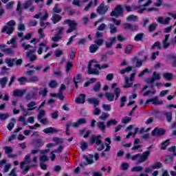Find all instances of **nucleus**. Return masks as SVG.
I'll return each instance as SVG.
<instances>
[{
  "mask_svg": "<svg viewBox=\"0 0 176 176\" xmlns=\"http://www.w3.org/2000/svg\"><path fill=\"white\" fill-rule=\"evenodd\" d=\"M155 80H160V74H157L156 72H154L153 74V77L146 79V83H147V85L144 86L143 91L146 90L148 87L153 89V87H155L154 83Z\"/></svg>",
  "mask_w": 176,
  "mask_h": 176,
  "instance_id": "f257e3e1",
  "label": "nucleus"
},
{
  "mask_svg": "<svg viewBox=\"0 0 176 176\" xmlns=\"http://www.w3.org/2000/svg\"><path fill=\"white\" fill-rule=\"evenodd\" d=\"M31 155H25L24 160L21 162V168L23 170H22V174L25 175L27 174V173H28V170H30V168H31V167H36V166L38 165H35V164H32L31 166H28L25 168H24V166H25V164H30L31 163Z\"/></svg>",
  "mask_w": 176,
  "mask_h": 176,
  "instance_id": "f03ea898",
  "label": "nucleus"
},
{
  "mask_svg": "<svg viewBox=\"0 0 176 176\" xmlns=\"http://www.w3.org/2000/svg\"><path fill=\"white\" fill-rule=\"evenodd\" d=\"M16 25V21L14 20H11L6 23V25L3 27L1 32H6L8 35L13 34L14 31V26Z\"/></svg>",
  "mask_w": 176,
  "mask_h": 176,
  "instance_id": "7ed1b4c3",
  "label": "nucleus"
},
{
  "mask_svg": "<svg viewBox=\"0 0 176 176\" xmlns=\"http://www.w3.org/2000/svg\"><path fill=\"white\" fill-rule=\"evenodd\" d=\"M65 24H69V29L67 30L66 32L67 34H71L73 31H76L78 30V28L76 26L78 25V23L75 21H72L71 19H65L63 22V25H65Z\"/></svg>",
  "mask_w": 176,
  "mask_h": 176,
  "instance_id": "20e7f679",
  "label": "nucleus"
},
{
  "mask_svg": "<svg viewBox=\"0 0 176 176\" xmlns=\"http://www.w3.org/2000/svg\"><path fill=\"white\" fill-rule=\"evenodd\" d=\"M110 16L111 17H116L118 19V17L123 16V7L121 5H118L114 10H113L110 13Z\"/></svg>",
  "mask_w": 176,
  "mask_h": 176,
  "instance_id": "39448f33",
  "label": "nucleus"
},
{
  "mask_svg": "<svg viewBox=\"0 0 176 176\" xmlns=\"http://www.w3.org/2000/svg\"><path fill=\"white\" fill-rule=\"evenodd\" d=\"M93 63H97V61L92 60H90L89 64L88 65V74L89 75H99L100 72H98V69H96V68H92L93 67H94V65L93 64Z\"/></svg>",
  "mask_w": 176,
  "mask_h": 176,
  "instance_id": "423d86ee",
  "label": "nucleus"
},
{
  "mask_svg": "<svg viewBox=\"0 0 176 176\" xmlns=\"http://www.w3.org/2000/svg\"><path fill=\"white\" fill-rule=\"evenodd\" d=\"M108 9L109 7L108 6H105L103 3H102L96 9L97 13L99 14H105L107 12H108Z\"/></svg>",
  "mask_w": 176,
  "mask_h": 176,
  "instance_id": "0eeeda50",
  "label": "nucleus"
},
{
  "mask_svg": "<svg viewBox=\"0 0 176 176\" xmlns=\"http://www.w3.org/2000/svg\"><path fill=\"white\" fill-rule=\"evenodd\" d=\"M36 52V50L35 48L28 51L26 53V58H28V60H30V61H31L32 63L35 61V60H36V56H35L34 53H35Z\"/></svg>",
  "mask_w": 176,
  "mask_h": 176,
  "instance_id": "6e6552de",
  "label": "nucleus"
},
{
  "mask_svg": "<svg viewBox=\"0 0 176 176\" xmlns=\"http://www.w3.org/2000/svg\"><path fill=\"white\" fill-rule=\"evenodd\" d=\"M165 133H166V131H164V129L155 128L151 132V135H153V137H161L162 135H164Z\"/></svg>",
  "mask_w": 176,
  "mask_h": 176,
  "instance_id": "1a4fd4ad",
  "label": "nucleus"
},
{
  "mask_svg": "<svg viewBox=\"0 0 176 176\" xmlns=\"http://www.w3.org/2000/svg\"><path fill=\"white\" fill-rule=\"evenodd\" d=\"M149 102H152L153 105H162L163 104V100H159V97L155 96L153 98L148 99L146 102V105H148Z\"/></svg>",
  "mask_w": 176,
  "mask_h": 176,
  "instance_id": "9d476101",
  "label": "nucleus"
},
{
  "mask_svg": "<svg viewBox=\"0 0 176 176\" xmlns=\"http://www.w3.org/2000/svg\"><path fill=\"white\" fill-rule=\"evenodd\" d=\"M149 155H151V151H147L140 155V158L138 160V163H144L148 160V157H149Z\"/></svg>",
  "mask_w": 176,
  "mask_h": 176,
  "instance_id": "9b49d317",
  "label": "nucleus"
},
{
  "mask_svg": "<svg viewBox=\"0 0 176 176\" xmlns=\"http://www.w3.org/2000/svg\"><path fill=\"white\" fill-rule=\"evenodd\" d=\"M51 20L53 24H57V23L63 20V16H61V15H59L58 14L52 13Z\"/></svg>",
  "mask_w": 176,
  "mask_h": 176,
  "instance_id": "f8f14e48",
  "label": "nucleus"
},
{
  "mask_svg": "<svg viewBox=\"0 0 176 176\" xmlns=\"http://www.w3.org/2000/svg\"><path fill=\"white\" fill-rule=\"evenodd\" d=\"M83 157L87 161L86 162H84V166H87V164H93V163H94V161H93L94 156L93 155L89 154L88 156L84 155Z\"/></svg>",
  "mask_w": 176,
  "mask_h": 176,
  "instance_id": "ddd939ff",
  "label": "nucleus"
},
{
  "mask_svg": "<svg viewBox=\"0 0 176 176\" xmlns=\"http://www.w3.org/2000/svg\"><path fill=\"white\" fill-rule=\"evenodd\" d=\"M87 122V121L86 120V118H80L77 120V122H74L72 124V127H74V128L79 127V126L82 124H86Z\"/></svg>",
  "mask_w": 176,
  "mask_h": 176,
  "instance_id": "4468645a",
  "label": "nucleus"
},
{
  "mask_svg": "<svg viewBox=\"0 0 176 176\" xmlns=\"http://www.w3.org/2000/svg\"><path fill=\"white\" fill-rule=\"evenodd\" d=\"M123 27L124 30H129L130 31H135V30H138V26L133 25L131 23H125L123 24Z\"/></svg>",
  "mask_w": 176,
  "mask_h": 176,
  "instance_id": "2eb2a0df",
  "label": "nucleus"
},
{
  "mask_svg": "<svg viewBox=\"0 0 176 176\" xmlns=\"http://www.w3.org/2000/svg\"><path fill=\"white\" fill-rule=\"evenodd\" d=\"M43 133L45 134H57V133H58V130L56 128L48 127L43 130Z\"/></svg>",
  "mask_w": 176,
  "mask_h": 176,
  "instance_id": "dca6fc26",
  "label": "nucleus"
},
{
  "mask_svg": "<svg viewBox=\"0 0 176 176\" xmlns=\"http://www.w3.org/2000/svg\"><path fill=\"white\" fill-rule=\"evenodd\" d=\"M171 20V18L167 17L165 19H163V16H159L157 19V21L160 23V24H164L166 25L170 23V21Z\"/></svg>",
  "mask_w": 176,
  "mask_h": 176,
  "instance_id": "f3484780",
  "label": "nucleus"
},
{
  "mask_svg": "<svg viewBox=\"0 0 176 176\" xmlns=\"http://www.w3.org/2000/svg\"><path fill=\"white\" fill-rule=\"evenodd\" d=\"M170 38V34H166L165 38L162 41L163 47L164 49H167L169 47L171 43H168V39Z\"/></svg>",
  "mask_w": 176,
  "mask_h": 176,
  "instance_id": "a211bd4d",
  "label": "nucleus"
},
{
  "mask_svg": "<svg viewBox=\"0 0 176 176\" xmlns=\"http://www.w3.org/2000/svg\"><path fill=\"white\" fill-rule=\"evenodd\" d=\"M25 94V89H16L13 91L14 97H23Z\"/></svg>",
  "mask_w": 176,
  "mask_h": 176,
  "instance_id": "6ab92c4d",
  "label": "nucleus"
},
{
  "mask_svg": "<svg viewBox=\"0 0 176 176\" xmlns=\"http://www.w3.org/2000/svg\"><path fill=\"white\" fill-rule=\"evenodd\" d=\"M164 116L166 118V120L168 123H171L173 120V112L172 111H164Z\"/></svg>",
  "mask_w": 176,
  "mask_h": 176,
  "instance_id": "aec40b11",
  "label": "nucleus"
},
{
  "mask_svg": "<svg viewBox=\"0 0 176 176\" xmlns=\"http://www.w3.org/2000/svg\"><path fill=\"white\" fill-rule=\"evenodd\" d=\"M87 101L89 104H93L94 108L100 104V100H97L96 98H89Z\"/></svg>",
  "mask_w": 176,
  "mask_h": 176,
  "instance_id": "412c9836",
  "label": "nucleus"
},
{
  "mask_svg": "<svg viewBox=\"0 0 176 176\" xmlns=\"http://www.w3.org/2000/svg\"><path fill=\"white\" fill-rule=\"evenodd\" d=\"M73 82H74L76 89H78V83L82 82V76L77 74L76 76L73 78Z\"/></svg>",
  "mask_w": 176,
  "mask_h": 176,
  "instance_id": "4be33fe9",
  "label": "nucleus"
},
{
  "mask_svg": "<svg viewBox=\"0 0 176 176\" xmlns=\"http://www.w3.org/2000/svg\"><path fill=\"white\" fill-rule=\"evenodd\" d=\"M109 41V43H108V41L105 42L107 49H111V47H112V45L116 42V37H111Z\"/></svg>",
  "mask_w": 176,
  "mask_h": 176,
  "instance_id": "5701e85b",
  "label": "nucleus"
},
{
  "mask_svg": "<svg viewBox=\"0 0 176 176\" xmlns=\"http://www.w3.org/2000/svg\"><path fill=\"white\" fill-rule=\"evenodd\" d=\"M85 98H86V95L81 94L80 97L76 98L75 101L76 104H85Z\"/></svg>",
  "mask_w": 176,
  "mask_h": 176,
  "instance_id": "b1692460",
  "label": "nucleus"
},
{
  "mask_svg": "<svg viewBox=\"0 0 176 176\" xmlns=\"http://www.w3.org/2000/svg\"><path fill=\"white\" fill-rule=\"evenodd\" d=\"M105 97L107 100L111 102L115 99V94L111 92H106Z\"/></svg>",
  "mask_w": 176,
  "mask_h": 176,
  "instance_id": "393cba45",
  "label": "nucleus"
},
{
  "mask_svg": "<svg viewBox=\"0 0 176 176\" xmlns=\"http://www.w3.org/2000/svg\"><path fill=\"white\" fill-rule=\"evenodd\" d=\"M8 77H3L0 78V85L2 89H5V87H6V83H8Z\"/></svg>",
  "mask_w": 176,
  "mask_h": 176,
  "instance_id": "a878e982",
  "label": "nucleus"
},
{
  "mask_svg": "<svg viewBox=\"0 0 176 176\" xmlns=\"http://www.w3.org/2000/svg\"><path fill=\"white\" fill-rule=\"evenodd\" d=\"M109 30H110L111 34H116V32H118V28H116V26H115V24L109 23Z\"/></svg>",
  "mask_w": 176,
  "mask_h": 176,
  "instance_id": "bb28decb",
  "label": "nucleus"
},
{
  "mask_svg": "<svg viewBox=\"0 0 176 176\" xmlns=\"http://www.w3.org/2000/svg\"><path fill=\"white\" fill-rule=\"evenodd\" d=\"M52 10H53V13H55L56 14H58L59 13H61V12L63 11L61 8H58V3L54 5Z\"/></svg>",
  "mask_w": 176,
  "mask_h": 176,
  "instance_id": "cd10ccee",
  "label": "nucleus"
},
{
  "mask_svg": "<svg viewBox=\"0 0 176 176\" xmlns=\"http://www.w3.org/2000/svg\"><path fill=\"white\" fill-rule=\"evenodd\" d=\"M15 61V59L13 58L12 60L10 58H6L5 60V63L8 65V67H10V68H12V67H13L14 65V62Z\"/></svg>",
  "mask_w": 176,
  "mask_h": 176,
  "instance_id": "c85d7f7f",
  "label": "nucleus"
},
{
  "mask_svg": "<svg viewBox=\"0 0 176 176\" xmlns=\"http://www.w3.org/2000/svg\"><path fill=\"white\" fill-rule=\"evenodd\" d=\"M174 156H176V153H173V155H166L165 157V163L166 164L171 163V162H173V159Z\"/></svg>",
  "mask_w": 176,
  "mask_h": 176,
  "instance_id": "c756f323",
  "label": "nucleus"
},
{
  "mask_svg": "<svg viewBox=\"0 0 176 176\" xmlns=\"http://www.w3.org/2000/svg\"><path fill=\"white\" fill-rule=\"evenodd\" d=\"M96 145H100V146L99 148H98V151L99 152H101V151H102V149L105 148V146L104 145V143L101 140H97L96 141Z\"/></svg>",
  "mask_w": 176,
  "mask_h": 176,
  "instance_id": "7c9ffc66",
  "label": "nucleus"
},
{
  "mask_svg": "<svg viewBox=\"0 0 176 176\" xmlns=\"http://www.w3.org/2000/svg\"><path fill=\"white\" fill-rule=\"evenodd\" d=\"M14 123H16V119L12 118L11 120V122L8 125V129L9 130V131H12V129H13V127H14Z\"/></svg>",
  "mask_w": 176,
  "mask_h": 176,
  "instance_id": "2f4dec72",
  "label": "nucleus"
},
{
  "mask_svg": "<svg viewBox=\"0 0 176 176\" xmlns=\"http://www.w3.org/2000/svg\"><path fill=\"white\" fill-rule=\"evenodd\" d=\"M98 49V45H97L96 44H92L89 47V52H90V53H96V52H97Z\"/></svg>",
  "mask_w": 176,
  "mask_h": 176,
  "instance_id": "473e14b6",
  "label": "nucleus"
},
{
  "mask_svg": "<svg viewBox=\"0 0 176 176\" xmlns=\"http://www.w3.org/2000/svg\"><path fill=\"white\" fill-rule=\"evenodd\" d=\"M144 170V168L142 166H137L133 167L131 169L132 173H140V171H142Z\"/></svg>",
  "mask_w": 176,
  "mask_h": 176,
  "instance_id": "72a5a7b5",
  "label": "nucleus"
},
{
  "mask_svg": "<svg viewBox=\"0 0 176 176\" xmlns=\"http://www.w3.org/2000/svg\"><path fill=\"white\" fill-rule=\"evenodd\" d=\"M118 121L116 120H110L107 122V127H111V126H116Z\"/></svg>",
  "mask_w": 176,
  "mask_h": 176,
  "instance_id": "f704fd0d",
  "label": "nucleus"
},
{
  "mask_svg": "<svg viewBox=\"0 0 176 176\" xmlns=\"http://www.w3.org/2000/svg\"><path fill=\"white\" fill-rule=\"evenodd\" d=\"M108 118H109V113L105 112H102V115L99 116V119L100 120H107Z\"/></svg>",
  "mask_w": 176,
  "mask_h": 176,
  "instance_id": "c9c22d12",
  "label": "nucleus"
},
{
  "mask_svg": "<svg viewBox=\"0 0 176 176\" xmlns=\"http://www.w3.org/2000/svg\"><path fill=\"white\" fill-rule=\"evenodd\" d=\"M127 21H137L138 20V17L134 14L129 15L126 17Z\"/></svg>",
  "mask_w": 176,
  "mask_h": 176,
  "instance_id": "e433bc0d",
  "label": "nucleus"
},
{
  "mask_svg": "<svg viewBox=\"0 0 176 176\" xmlns=\"http://www.w3.org/2000/svg\"><path fill=\"white\" fill-rule=\"evenodd\" d=\"M142 39H144V33L138 34L134 38V41L136 42L142 41Z\"/></svg>",
  "mask_w": 176,
  "mask_h": 176,
  "instance_id": "4c0bfd02",
  "label": "nucleus"
},
{
  "mask_svg": "<svg viewBox=\"0 0 176 176\" xmlns=\"http://www.w3.org/2000/svg\"><path fill=\"white\" fill-rule=\"evenodd\" d=\"M98 127L101 131H105L106 126L104 122H98Z\"/></svg>",
  "mask_w": 176,
  "mask_h": 176,
  "instance_id": "58836bf2",
  "label": "nucleus"
},
{
  "mask_svg": "<svg viewBox=\"0 0 176 176\" xmlns=\"http://www.w3.org/2000/svg\"><path fill=\"white\" fill-rule=\"evenodd\" d=\"M35 105H36V102H30L28 104V108L29 111H33V109H35Z\"/></svg>",
  "mask_w": 176,
  "mask_h": 176,
  "instance_id": "ea45409f",
  "label": "nucleus"
},
{
  "mask_svg": "<svg viewBox=\"0 0 176 176\" xmlns=\"http://www.w3.org/2000/svg\"><path fill=\"white\" fill-rule=\"evenodd\" d=\"M113 92L116 96V100H118V98H119V96H120V89L116 87L114 88Z\"/></svg>",
  "mask_w": 176,
  "mask_h": 176,
  "instance_id": "a19ab883",
  "label": "nucleus"
},
{
  "mask_svg": "<svg viewBox=\"0 0 176 176\" xmlns=\"http://www.w3.org/2000/svg\"><path fill=\"white\" fill-rule=\"evenodd\" d=\"M32 2H34V0H28L23 3V8L28 9V8L32 5Z\"/></svg>",
  "mask_w": 176,
  "mask_h": 176,
  "instance_id": "79ce46f5",
  "label": "nucleus"
},
{
  "mask_svg": "<svg viewBox=\"0 0 176 176\" xmlns=\"http://www.w3.org/2000/svg\"><path fill=\"white\" fill-rule=\"evenodd\" d=\"M163 76L164 79H166L167 80H171L173 79V74L172 73H164L163 74Z\"/></svg>",
  "mask_w": 176,
  "mask_h": 176,
  "instance_id": "37998d69",
  "label": "nucleus"
},
{
  "mask_svg": "<svg viewBox=\"0 0 176 176\" xmlns=\"http://www.w3.org/2000/svg\"><path fill=\"white\" fill-rule=\"evenodd\" d=\"M170 145V140H166L165 142L162 143L161 149L164 150L167 146Z\"/></svg>",
  "mask_w": 176,
  "mask_h": 176,
  "instance_id": "c03bdc74",
  "label": "nucleus"
},
{
  "mask_svg": "<svg viewBox=\"0 0 176 176\" xmlns=\"http://www.w3.org/2000/svg\"><path fill=\"white\" fill-rule=\"evenodd\" d=\"M95 43L97 46H102L104 44V38H96Z\"/></svg>",
  "mask_w": 176,
  "mask_h": 176,
  "instance_id": "a18cd8bd",
  "label": "nucleus"
},
{
  "mask_svg": "<svg viewBox=\"0 0 176 176\" xmlns=\"http://www.w3.org/2000/svg\"><path fill=\"white\" fill-rule=\"evenodd\" d=\"M58 85L57 81L54 80H51L49 83V86L51 87V89H55V87H57Z\"/></svg>",
  "mask_w": 176,
  "mask_h": 176,
  "instance_id": "49530a36",
  "label": "nucleus"
},
{
  "mask_svg": "<svg viewBox=\"0 0 176 176\" xmlns=\"http://www.w3.org/2000/svg\"><path fill=\"white\" fill-rule=\"evenodd\" d=\"M162 167H163V164H162V162H157L156 164H154L152 166L153 170H156L157 168H162Z\"/></svg>",
  "mask_w": 176,
  "mask_h": 176,
  "instance_id": "de8ad7c7",
  "label": "nucleus"
},
{
  "mask_svg": "<svg viewBox=\"0 0 176 176\" xmlns=\"http://www.w3.org/2000/svg\"><path fill=\"white\" fill-rule=\"evenodd\" d=\"M45 115H46V112L45 111V110H40L38 115L37 116V119L38 120H41V119H42V118H43Z\"/></svg>",
  "mask_w": 176,
  "mask_h": 176,
  "instance_id": "09e8293b",
  "label": "nucleus"
},
{
  "mask_svg": "<svg viewBox=\"0 0 176 176\" xmlns=\"http://www.w3.org/2000/svg\"><path fill=\"white\" fill-rule=\"evenodd\" d=\"M133 86V83H129V78L126 77L125 78V85H123V87L124 89H127L129 87H131Z\"/></svg>",
  "mask_w": 176,
  "mask_h": 176,
  "instance_id": "8fccbe9b",
  "label": "nucleus"
},
{
  "mask_svg": "<svg viewBox=\"0 0 176 176\" xmlns=\"http://www.w3.org/2000/svg\"><path fill=\"white\" fill-rule=\"evenodd\" d=\"M100 138H101V135H98L96 137H91V144H94V142H96V144H97V141H100Z\"/></svg>",
  "mask_w": 176,
  "mask_h": 176,
  "instance_id": "3c124183",
  "label": "nucleus"
},
{
  "mask_svg": "<svg viewBox=\"0 0 176 176\" xmlns=\"http://www.w3.org/2000/svg\"><path fill=\"white\" fill-rule=\"evenodd\" d=\"M4 149H5V153L7 155H10V153H12V152H13V148L10 147V146H6L4 147Z\"/></svg>",
  "mask_w": 176,
  "mask_h": 176,
  "instance_id": "603ef678",
  "label": "nucleus"
},
{
  "mask_svg": "<svg viewBox=\"0 0 176 176\" xmlns=\"http://www.w3.org/2000/svg\"><path fill=\"white\" fill-rule=\"evenodd\" d=\"M2 52H3V53H6V54H8L9 56L14 53V52H13V50H12V49L10 48L3 49L2 50Z\"/></svg>",
  "mask_w": 176,
  "mask_h": 176,
  "instance_id": "864d4df0",
  "label": "nucleus"
},
{
  "mask_svg": "<svg viewBox=\"0 0 176 176\" xmlns=\"http://www.w3.org/2000/svg\"><path fill=\"white\" fill-rule=\"evenodd\" d=\"M28 82H39V78L36 76H33L30 78H29Z\"/></svg>",
  "mask_w": 176,
  "mask_h": 176,
  "instance_id": "5fc2aeb1",
  "label": "nucleus"
},
{
  "mask_svg": "<svg viewBox=\"0 0 176 176\" xmlns=\"http://www.w3.org/2000/svg\"><path fill=\"white\" fill-rule=\"evenodd\" d=\"M156 27H157V24H156V23L151 24L148 26L149 32H153V31H155L156 30Z\"/></svg>",
  "mask_w": 176,
  "mask_h": 176,
  "instance_id": "6e6d98bb",
  "label": "nucleus"
},
{
  "mask_svg": "<svg viewBox=\"0 0 176 176\" xmlns=\"http://www.w3.org/2000/svg\"><path fill=\"white\" fill-rule=\"evenodd\" d=\"M129 122H131V117H124L122 119V123L124 124H126V123H129Z\"/></svg>",
  "mask_w": 176,
  "mask_h": 176,
  "instance_id": "4d7b16f0",
  "label": "nucleus"
},
{
  "mask_svg": "<svg viewBox=\"0 0 176 176\" xmlns=\"http://www.w3.org/2000/svg\"><path fill=\"white\" fill-rule=\"evenodd\" d=\"M94 68H98L99 69H104L105 68H108V67H109V65H102V66H100L98 64H95L94 65Z\"/></svg>",
  "mask_w": 176,
  "mask_h": 176,
  "instance_id": "13d9d810",
  "label": "nucleus"
},
{
  "mask_svg": "<svg viewBox=\"0 0 176 176\" xmlns=\"http://www.w3.org/2000/svg\"><path fill=\"white\" fill-rule=\"evenodd\" d=\"M131 69H133V67L130 66L125 69H123L120 72V74H122V75H123V74H126V72H130V71H131Z\"/></svg>",
  "mask_w": 176,
  "mask_h": 176,
  "instance_id": "bf43d9fd",
  "label": "nucleus"
},
{
  "mask_svg": "<svg viewBox=\"0 0 176 176\" xmlns=\"http://www.w3.org/2000/svg\"><path fill=\"white\" fill-rule=\"evenodd\" d=\"M9 113H0V120H6L9 118Z\"/></svg>",
  "mask_w": 176,
  "mask_h": 176,
  "instance_id": "052dcab7",
  "label": "nucleus"
},
{
  "mask_svg": "<svg viewBox=\"0 0 176 176\" xmlns=\"http://www.w3.org/2000/svg\"><path fill=\"white\" fill-rule=\"evenodd\" d=\"M127 101V98L126 96H122L120 99V107L123 108L124 107V102Z\"/></svg>",
  "mask_w": 176,
  "mask_h": 176,
  "instance_id": "680f3d73",
  "label": "nucleus"
},
{
  "mask_svg": "<svg viewBox=\"0 0 176 176\" xmlns=\"http://www.w3.org/2000/svg\"><path fill=\"white\" fill-rule=\"evenodd\" d=\"M100 89H101V83L100 82H98L94 87V91H98Z\"/></svg>",
  "mask_w": 176,
  "mask_h": 176,
  "instance_id": "e2e57ef3",
  "label": "nucleus"
},
{
  "mask_svg": "<svg viewBox=\"0 0 176 176\" xmlns=\"http://www.w3.org/2000/svg\"><path fill=\"white\" fill-rule=\"evenodd\" d=\"M61 39V36L58 34H55L54 37H52V41L53 42H58Z\"/></svg>",
  "mask_w": 176,
  "mask_h": 176,
  "instance_id": "0e129e2a",
  "label": "nucleus"
},
{
  "mask_svg": "<svg viewBox=\"0 0 176 176\" xmlns=\"http://www.w3.org/2000/svg\"><path fill=\"white\" fill-rule=\"evenodd\" d=\"M93 113H94V115H95V116H98V115H100V113H101V110L96 107L94 110Z\"/></svg>",
  "mask_w": 176,
  "mask_h": 176,
  "instance_id": "69168bd1",
  "label": "nucleus"
},
{
  "mask_svg": "<svg viewBox=\"0 0 176 176\" xmlns=\"http://www.w3.org/2000/svg\"><path fill=\"white\" fill-rule=\"evenodd\" d=\"M54 54L56 57H61V56H63V51L60 50H56L54 52Z\"/></svg>",
  "mask_w": 176,
  "mask_h": 176,
  "instance_id": "338daca9",
  "label": "nucleus"
},
{
  "mask_svg": "<svg viewBox=\"0 0 176 176\" xmlns=\"http://www.w3.org/2000/svg\"><path fill=\"white\" fill-rule=\"evenodd\" d=\"M131 50H133V45H129L126 47L125 53L128 54L131 52Z\"/></svg>",
  "mask_w": 176,
  "mask_h": 176,
  "instance_id": "774afa93",
  "label": "nucleus"
}]
</instances>
